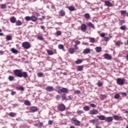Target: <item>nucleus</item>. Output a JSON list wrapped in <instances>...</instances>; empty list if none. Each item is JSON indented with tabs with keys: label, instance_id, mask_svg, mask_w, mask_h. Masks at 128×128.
Instances as JSON below:
<instances>
[{
	"label": "nucleus",
	"instance_id": "c9c22d12",
	"mask_svg": "<svg viewBox=\"0 0 128 128\" xmlns=\"http://www.w3.org/2000/svg\"><path fill=\"white\" fill-rule=\"evenodd\" d=\"M62 100H68L66 99V94H62Z\"/></svg>",
	"mask_w": 128,
	"mask_h": 128
},
{
	"label": "nucleus",
	"instance_id": "e433bc0d",
	"mask_svg": "<svg viewBox=\"0 0 128 128\" xmlns=\"http://www.w3.org/2000/svg\"><path fill=\"white\" fill-rule=\"evenodd\" d=\"M37 38L38 40H44V37H42V36H37Z\"/></svg>",
	"mask_w": 128,
	"mask_h": 128
},
{
	"label": "nucleus",
	"instance_id": "7c9ffc66",
	"mask_svg": "<svg viewBox=\"0 0 128 128\" xmlns=\"http://www.w3.org/2000/svg\"><path fill=\"white\" fill-rule=\"evenodd\" d=\"M82 59H78L75 62V63L76 64H82Z\"/></svg>",
	"mask_w": 128,
	"mask_h": 128
},
{
	"label": "nucleus",
	"instance_id": "b1692460",
	"mask_svg": "<svg viewBox=\"0 0 128 128\" xmlns=\"http://www.w3.org/2000/svg\"><path fill=\"white\" fill-rule=\"evenodd\" d=\"M68 8L69 10H70V12H74V10H76V8H74V6H69Z\"/></svg>",
	"mask_w": 128,
	"mask_h": 128
},
{
	"label": "nucleus",
	"instance_id": "cd10ccee",
	"mask_svg": "<svg viewBox=\"0 0 128 128\" xmlns=\"http://www.w3.org/2000/svg\"><path fill=\"white\" fill-rule=\"evenodd\" d=\"M10 116H11L12 118H14L16 116V114L14 112H11L9 114Z\"/></svg>",
	"mask_w": 128,
	"mask_h": 128
},
{
	"label": "nucleus",
	"instance_id": "4468645a",
	"mask_svg": "<svg viewBox=\"0 0 128 128\" xmlns=\"http://www.w3.org/2000/svg\"><path fill=\"white\" fill-rule=\"evenodd\" d=\"M90 49L88 48H86L83 50V54H90Z\"/></svg>",
	"mask_w": 128,
	"mask_h": 128
},
{
	"label": "nucleus",
	"instance_id": "a878e982",
	"mask_svg": "<svg viewBox=\"0 0 128 128\" xmlns=\"http://www.w3.org/2000/svg\"><path fill=\"white\" fill-rule=\"evenodd\" d=\"M24 104L25 106H30V102L28 100H25L24 101Z\"/></svg>",
	"mask_w": 128,
	"mask_h": 128
},
{
	"label": "nucleus",
	"instance_id": "f03ea898",
	"mask_svg": "<svg viewBox=\"0 0 128 128\" xmlns=\"http://www.w3.org/2000/svg\"><path fill=\"white\" fill-rule=\"evenodd\" d=\"M125 82L126 79L124 78H118L116 80V83L118 84H119V86H124Z\"/></svg>",
	"mask_w": 128,
	"mask_h": 128
},
{
	"label": "nucleus",
	"instance_id": "5701e85b",
	"mask_svg": "<svg viewBox=\"0 0 128 128\" xmlns=\"http://www.w3.org/2000/svg\"><path fill=\"white\" fill-rule=\"evenodd\" d=\"M68 52H70V54H74V52H76V50H74V48H70L68 50Z\"/></svg>",
	"mask_w": 128,
	"mask_h": 128
},
{
	"label": "nucleus",
	"instance_id": "79ce46f5",
	"mask_svg": "<svg viewBox=\"0 0 128 128\" xmlns=\"http://www.w3.org/2000/svg\"><path fill=\"white\" fill-rule=\"evenodd\" d=\"M76 113L78 114H84V112L82 111V110H80L77 111Z\"/></svg>",
	"mask_w": 128,
	"mask_h": 128
},
{
	"label": "nucleus",
	"instance_id": "7ed1b4c3",
	"mask_svg": "<svg viewBox=\"0 0 128 128\" xmlns=\"http://www.w3.org/2000/svg\"><path fill=\"white\" fill-rule=\"evenodd\" d=\"M60 88H61L60 86L58 87V90L57 91L58 94H62V92L66 93L68 92V88H62L60 89Z\"/></svg>",
	"mask_w": 128,
	"mask_h": 128
},
{
	"label": "nucleus",
	"instance_id": "c85d7f7f",
	"mask_svg": "<svg viewBox=\"0 0 128 128\" xmlns=\"http://www.w3.org/2000/svg\"><path fill=\"white\" fill-rule=\"evenodd\" d=\"M90 42H92V44H94V42H96V39L94 38H90Z\"/></svg>",
	"mask_w": 128,
	"mask_h": 128
},
{
	"label": "nucleus",
	"instance_id": "49530a36",
	"mask_svg": "<svg viewBox=\"0 0 128 128\" xmlns=\"http://www.w3.org/2000/svg\"><path fill=\"white\" fill-rule=\"evenodd\" d=\"M122 44V42L120 40H118L116 42V46H120Z\"/></svg>",
	"mask_w": 128,
	"mask_h": 128
},
{
	"label": "nucleus",
	"instance_id": "bb28decb",
	"mask_svg": "<svg viewBox=\"0 0 128 128\" xmlns=\"http://www.w3.org/2000/svg\"><path fill=\"white\" fill-rule=\"evenodd\" d=\"M96 52H102V48L101 47H96L95 48Z\"/></svg>",
	"mask_w": 128,
	"mask_h": 128
},
{
	"label": "nucleus",
	"instance_id": "4d7b16f0",
	"mask_svg": "<svg viewBox=\"0 0 128 128\" xmlns=\"http://www.w3.org/2000/svg\"><path fill=\"white\" fill-rule=\"evenodd\" d=\"M90 122H91V124H94V122H96V120H90Z\"/></svg>",
	"mask_w": 128,
	"mask_h": 128
},
{
	"label": "nucleus",
	"instance_id": "bf43d9fd",
	"mask_svg": "<svg viewBox=\"0 0 128 128\" xmlns=\"http://www.w3.org/2000/svg\"><path fill=\"white\" fill-rule=\"evenodd\" d=\"M56 100H60V96L59 95H57L56 97Z\"/></svg>",
	"mask_w": 128,
	"mask_h": 128
},
{
	"label": "nucleus",
	"instance_id": "680f3d73",
	"mask_svg": "<svg viewBox=\"0 0 128 128\" xmlns=\"http://www.w3.org/2000/svg\"><path fill=\"white\" fill-rule=\"evenodd\" d=\"M90 106L91 108H96V106L94 104H90Z\"/></svg>",
	"mask_w": 128,
	"mask_h": 128
},
{
	"label": "nucleus",
	"instance_id": "393cba45",
	"mask_svg": "<svg viewBox=\"0 0 128 128\" xmlns=\"http://www.w3.org/2000/svg\"><path fill=\"white\" fill-rule=\"evenodd\" d=\"M77 70L78 72H82V70H84V66H78Z\"/></svg>",
	"mask_w": 128,
	"mask_h": 128
},
{
	"label": "nucleus",
	"instance_id": "2eb2a0df",
	"mask_svg": "<svg viewBox=\"0 0 128 128\" xmlns=\"http://www.w3.org/2000/svg\"><path fill=\"white\" fill-rule=\"evenodd\" d=\"M97 118H98L100 120H106V116L104 115L98 116Z\"/></svg>",
	"mask_w": 128,
	"mask_h": 128
},
{
	"label": "nucleus",
	"instance_id": "69168bd1",
	"mask_svg": "<svg viewBox=\"0 0 128 128\" xmlns=\"http://www.w3.org/2000/svg\"><path fill=\"white\" fill-rule=\"evenodd\" d=\"M45 17L44 16H42V18H40L39 20H44Z\"/></svg>",
	"mask_w": 128,
	"mask_h": 128
},
{
	"label": "nucleus",
	"instance_id": "ea45409f",
	"mask_svg": "<svg viewBox=\"0 0 128 128\" xmlns=\"http://www.w3.org/2000/svg\"><path fill=\"white\" fill-rule=\"evenodd\" d=\"M58 48H59V50H64V45L60 44L58 46Z\"/></svg>",
	"mask_w": 128,
	"mask_h": 128
},
{
	"label": "nucleus",
	"instance_id": "dca6fc26",
	"mask_svg": "<svg viewBox=\"0 0 128 128\" xmlns=\"http://www.w3.org/2000/svg\"><path fill=\"white\" fill-rule=\"evenodd\" d=\"M58 14L61 16H66V12L64 10H60Z\"/></svg>",
	"mask_w": 128,
	"mask_h": 128
},
{
	"label": "nucleus",
	"instance_id": "c756f323",
	"mask_svg": "<svg viewBox=\"0 0 128 128\" xmlns=\"http://www.w3.org/2000/svg\"><path fill=\"white\" fill-rule=\"evenodd\" d=\"M83 110L85 111V112H88V110H90V106H85L83 108Z\"/></svg>",
	"mask_w": 128,
	"mask_h": 128
},
{
	"label": "nucleus",
	"instance_id": "37998d69",
	"mask_svg": "<svg viewBox=\"0 0 128 128\" xmlns=\"http://www.w3.org/2000/svg\"><path fill=\"white\" fill-rule=\"evenodd\" d=\"M120 28L122 30H124L126 28V26H122L120 27Z\"/></svg>",
	"mask_w": 128,
	"mask_h": 128
},
{
	"label": "nucleus",
	"instance_id": "a211bd4d",
	"mask_svg": "<svg viewBox=\"0 0 128 128\" xmlns=\"http://www.w3.org/2000/svg\"><path fill=\"white\" fill-rule=\"evenodd\" d=\"M8 80L10 82H14V80H16L14 77L12 76H9L8 77Z\"/></svg>",
	"mask_w": 128,
	"mask_h": 128
},
{
	"label": "nucleus",
	"instance_id": "aec40b11",
	"mask_svg": "<svg viewBox=\"0 0 128 128\" xmlns=\"http://www.w3.org/2000/svg\"><path fill=\"white\" fill-rule=\"evenodd\" d=\"M16 22V26H22V22L20 20H18Z\"/></svg>",
	"mask_w": 128,
	"mask_h": 128
},
{
	"label": "nucleus",
	"instance_id": "4c0bfd02",
	"mask_svg": "<svg viewBox=\"0 0 128 128\" xmlns=\"http://www.w3.org/2000/svg\"><path fill=\"white\" fill-rule=\"evenodd\" d=\"M37 76L38 78H42L44 76V73L42 72H38V74H37Z\"/></svg>",
	"mask_w": 128,
	"mask_h": 128
},
{
	"label": "nucleus",
	"instance_id": "a18cd8bd",
	"mask_svg": "<svg viewBox=\"0 0 128 128\" xmlns=\"http://www.w3.org/2000/svg\"><path fill=\"white\" fill-rule=\"evenodd\" d=\"M1 8L2 9L6 8V4H1Z\"/></svg>",
	"mask_w": 128,
	"mask_h": 128
},
{
	"label": "nucleus",
	"instance_id": "052dcab7",
	"mask_svg": "<svg viewBox=\"0 0 128 128\" xmlns=\"http://www.w3.org/2000/svg\"><path fill=\"white\" fill-rule=\"evenodd\" d=\"M121 94L123 96H126L127 94L125 92H122Z\"/></svg>",
	"mask_w": 128,
	"mask_h": 128
},
{
	"label": "nucleus",
	"instance_id": "774afa93",
	"mask_svg": "<svg viewBox=\"0 0 128 128\" xmlns=\"http://www.w3.org/2000/svg\"><path fill=\"white\" fill-rule=\"evenodd\" d=\"M40 28H42V30H44L45 27L44 26H41Z\"/></svg>",
	"mask_w": 128,
	"mask_h": 128
},
{
	"label": "nucleus",
	"instance_id": "de8ad7c7",
	"mask_svg": "<svg viewBox=\"0 0 128 128\" xmlns=\"http://www.w3.org/2000/svg\"><path fill=\"white\" fill-rule=\"evenodd\" d=\"M17 89L18 90H24V88L23 86L18 87Z\"/></svg>",
	"mask_w": 128,
	"mask_h": 128
},
{
	"label": "nucleus",
	"instance_id": "864d4df0",
	"mask_svg": "<svg viewBox=\"0 0 128 128\" xmlns=\"http://www.w3.org/2000/svg\"><path fill=\"white\" fill-rule=\"evenodd\" d=\"M76 46H78V44H80V42L78 40L75 41Z\"/></svg>",
	"mask_w": 128,
	"mask_h": 128
},
{
	"label": "nucleus",
	"instance_id": "09e8293b",
	"mask_svg": "<svg viewBox=\"0 0 128 128\" xmlns=\"http://www.w3.org/2000/svg\"><path fill=\"white\" fill-rule=\"evenodd\" d=\"M56 36H60L62 34V32L60 30H58L56 32Z\"/></svg>",
	"mask_w": 128,
	"mask_h": 128
},
{
	"label": "nucleus",
	"instance_id": "f3484780",
	"mask_svg": "<svg viewBox=\"0 0 128 128\" xmlns=\"http://www.w3.org/2000/svg\"><path fill=\"white\" fill-rule=\"evenodd\" d=\"M87 25L90 28H94V30L96 28V27H94V24H92V23L91 22H88Z\"/></svg>",
	"mask_w": 128,
	"mask_h": 128
},
{
	"label": "nucleus",
	"instance_id": "1a4fd4ad",
	"mask_svg": "<svg viewBox=\"0 0 128 128\" xmlns=\"http://www.w3.org/2000/svg\"><path fill=\"white\" fill-rule=\"evenodd\" d=\"M38 112V107L36 106H32L30 108L29 112L34 113Z\"/></svg>",
	"mask_w": 128,
	"mask_h": 128
},
{
	"label": "nucleus",
	"instance_id": "412c9836",
	"mask_svg": "<svg viewBox=\"0 0 128 128\" xmlns=\"http://www.w3.org/2000/svg\"><path fill=\"white\" fill-rule=\"evenodd\" d=\"M10 22H12V24H14V22H16V18L14 16H13L10 18Z\"/></svg>",
	"mask_w": 128,
	"mask_h": 128
},
{
	"label": "nucleus",
	"instance_id": "338daca9",
	"mask_svg": "<svg viewBox=\"0 0 128 128\" xmlns=\"http://www.w3.org/2000/svg\"><path fill=\"white\" fill-rule=\"evenodd\" d=\"M74 48H75V50H78V45H75Z\"/></svg>",
	"mask_w": 128,
	"mask_h": 128
},
{
	"label": "nucleus",
	"instance_id": "9b49d317",
	"mask_svg": "<svg viewBox=\"0 0 128 128\" xmlns=\"http://www.w3.org/2000/svg\"><path fill=\"white\" fill-rule=\"evenodd\" d=\"M104 58L106 60H112V56H110V55L108 54H105L104 55Z\"/></svg>",
	"mask_w": 128,
	"mask_h": 128
},
{
	"label": "nucleus",
	"instance_id": "20e7f679",
	"mask_svg": "<svg viewBox=\"0 0 128 128\" xmlns=\"http://www.w3.org/2000/svg\"><path fill=\"white\" fill-rule=\"evenodd\" d=\"M72 122H73V124H74V126H80V121L76 120V118H72Z\"/></svg>",
	"mask_w": 128,
	"mask_h": 128
},
{
	"label": "nucleus",
	"instance_id": "8fccbe9b",
	"mask_svg": "<svg viewBox=\"0 0 128 128\" xmlns=\"http://www.w3.org/2000/svg\"><path fill=\"white\" fill-rule=\"evenodd\" d=\"M104 42H108V40H110V38L109 37H104Z\"/></svg>",
	"mask_w": 128,
	"mask_h": 128
},
{
	"label": "nucleus",
	"instance_id": "e2e57ef3",
	"mask_svg": "<svg viewBox=\"0 0 128 128\" xmlns=\"http://www.w3.org/2000/svg\"><path fill=\"white\" fill-rule=\"evenodd\" d=\"M48 122V124H50V126L52 124V120H50Z\"/></svg>",
	"mask_w": 128,
	"mask_h": 128
},
{
	"label": "nucleus",
	"instance_id": "f704fd0d",
	"mask_svg": "<svg viewBox=\"0 0 128 128\" xmlns=\"http://www.w3.org/2000/svg\"><path fill=\"white\" fill-rule=\"evenodd\" d=\"M34 126H38V128H40V126H42V123L38 122L37 124H35Z\"/></svg>",
	"mask_w": 128,
	"mask_h": 128
},
{
	"label": "nucleus",
	"instance_id": "423d86ee",
	"mask_svg": "<svg viewBox=\"0 0 128 128\" xmlns=\"http://www.w3.org/2000/svg\"><path fill=\"white\" fill-rule=\"evenodd\" d=\"M58 110L60 112H64V110H66V106L64 104H60L58 106Z\"/></svg>",
	"mask_w": 128,
	"mask_h": 128
},
{
	"label": "nucleus",
	"instance_id": "0e129e2a",
	"mask_svg": "<svg viewBox=\"0 0 128 128\" xmlns=\"http://www.w3.org/2000/svg\"><path fill=\"white\" fill-rule=\"evenodd\" d=\"M16 120H17L18 122H20L22 121V118H16Z\"/></svg>",
	"mask_w": 128,
	"mask_h": 128
},
{
	"label": "nucleus",
	"instance_id": "72a5a7b5",
	"mask_svg": "<svg viewBox=\"0 0 128 128\" xmlns=\"http://www.w3.org/2000/svg\"><path fill=\"white\" fill-rule=\"evenodd\" d=\"M11 52L13 54H18V50L14 49V48H12L11 50Z\"/></svg>",
	"mask_w": 128,
	"mask_h": 128
},
{
	"label": "nucleus",
	"instance_id": "603ef678",
	"mask_svg": "<svg viewBox=\"0 0 128 128\" xmlns=\"http://www.w3.org/2000/svg\"><path fill=\"white\" fill-rule=\"evenodd\" d=\"M97 84H98V86H99L100 88V86H102V82H98Z\"/></svg>",
	"mask_w": 128,
	"mask_h": 128
},
{
	"label": "nucleus",
	"instance_id": "0eeeda50",
	"mask_svg": "<svg viewBox=\"0 0 128 128\" xmlns=\"http://www.w3.org/2000/svg\"><path fill=\"white\" fill-rule=\"evenodd\" d=\"M80 28L83 32H86V28H88V26L86 24H82L80 26Z\"/></svg>",
	"mask_w": 128,
	"mask_h": 128
},
{
	"label": "nucleus",
	"instance_id": "39448f33",
	"mask_svg": "<svg viewBox=\"0 0 128 128\" xmlns=\"http://www.w3.org/2000/svg\"><path fill=\"white\" fill-rule=\"evenodd\" d=\"M22 46L24 48H25V50H28V48H30V44L28 42H24L22 44Z\"/></svg>",
	"mask_w": 128,
	"mask_h": 128
},
{
	"label": "nucleus",
	"instance_id": "ddd939ff",
	"mask_svg": "<svg viewBox=\"0 0 128 128\" xmlns=\"http://www.w3.org/2000/svg\"><path fill=\"white\" fill-rule=\"evenodd\" d=\"M105 121L107 122H112V117L109 116L105 118Z\"/></svg>",
	"mask_w": 128,
	"mask_h": 128
},
{
	"label": "nucleus",
	"instance_id": "473e14b6",
	"mask_svg": "<svg viewBox=\"0 0 128 128\" xmlns=\"http://www.w3.org/2000/svg\"><path fill=\"white\" fill-rule=\"evenodd\" d=\"M47 54L48 56H52V54H54V52H52V50H48Z\"/></svg>",
	"mask_w": 128,
	"mask_h": 128
},
{
	"label": "nucleus",
	"instance_id": "6e6552de",
	"mask_svg": "<svg viewBox=\"0 0 128 128\" xmlns=\"http://www.w3.org/2000/svg\"><path fill=\"white\" fill-rule=\"evenodd\" d=\"M98 114V111L96 109L90 110L89 112V114L94 115V114Z\"/></svg>",
	"mask_w": 128,
	"mask_h": 128
},
{
	"label": "nucleus",
	"instance_id": "5fc2aeb1",
	"mask_svg": "<svg viewBox=\"0 0 128 128\" xmlns=\"http://www.w3.org/2000/svg\"><path fill=\"white\" fill-rule=\"evenodd\" d=\"M120 22V26H122V24H124V22H124V20H120L119 22Z\"/></svg>",
	"mask_w": 128,
	"mask_h": 128
},
{
	"label": "nucleus",
	"instance_id": "3c124183",
	"mask_svg": "<svg viewBox=\"0 0 128 128\" xmlns=\"http://www.w3.org/2000/svg\"><path fill=\"white\" fill-rule=\"evenodd\" d=\"M114 98L116 100H118V98H120V94H115Z\"/></svg>",
	"mask_w": 128,
	"mask_h": 128
},
{
	"label": "nucleus",
	"instance_id": "13d9d810",
	"mask_svg": "<svg viewBox=\"0 0 128 128\" xmlns=\"http://www.w3.org/2000/svg\"><path fill=\"white\" fill-rule=\"evenodd\" d=\"M120 12L122 14H126V10H121Z\"/></svg>",
	"mask_w": 128,
	"mask_h": 128
},
{
	"label": "nucleus",
	"instance_id": "c03bdc74",
	"mask_svg": "<svg viewBox=\"0 0 128 128\" xmlns=\"http://www.w3.org/2000/svg\"><path fill=\"white\" fill-rule=\"evenodd\" d=\"M84 16L86 18H90V16L88 13L86 14Z\"/></svg>",
	"mask_w": 128,
	"mask_h": 128
},
{
	"label": "nucleus",
	"instance_id": "6ab92c4d",
	"mask_svg": "<svg viewBox=\"0 0 128 128\" xmlns=\"http://www.w3.org/2000/svg\"><path fill=\"white\" fill-rule=\"evenodd\" d=\"M113 117L114 118V119L116 120H120L122 118V116L116 115L114 116Z\"/></svg>",
	"mask_w": 128,
	"mask_h": 128
},
{
	"label": "nucleus",
	"instance_id": "6e6d98bb",
	"mask_svg": "<svg viewBox=\"0 0 128 128\" xmlns=\"http://www.w3.org/2000/svg\"><path fill=\"white\" fill-rule=\"evenodd\" d=\"M100 36H101V38H104V36H106V33H102L100 34Z\"/></svg>",
	"mask_w": 128,
	"mask_h": 128
},
{
	"label": "nucleus",
	"instance_id": "a19ab883",
	"mask_svg": "<svg viewBox=\"0 0 128 128\" xmlns=\"http://www.w3.org/2000/svg\"><path fill=\"white\" fill-rule=\"evenodd\" d=\"M74 94H80V90H74Z\"/></svg>",
	"mask_w": 128,
	"mask_h": 128
},
{
	"label": "nucleus",
	"instance_id": "f8f14e48",
	"mask_svg": "<svg viewBox=\"0 0 128 128\" xmlns=\"http://www.w3.org/2000/svg\"><path fill=\"white\" fill-rule=\"evenodd\" d=\"M46 90H47V92H54V86H48Z\"/></svg>",
	"mask_w": 128,
	"mask_h": 128
},
{
	"label": "nucleus",
	"instance_id": "58836bf2",
	"mask_svg": "<svg viewBox=\"0 0 128 128\" xmlns=\"http://www.w3.org/2000/svg\"><path fill=\"white\" fill-rule=\"evenodd\" d=\"M26 20H27V22H28L30 20H31V16H26L24 18Z\"/></svg>",
	"mask_w": 128,
	"mask_h": 128
},
{
	"label": "nucleus",
	"instance_id": "9d476101",
	"mask_svg": "<svg viewBox=\"0 0 128 128\" xmlns=\"http://www.w3.org/2000/svg\"><path fill=\"white\" fill-rule=\"evenodd\" d=\"M104 4L106 6H108V8H112V6H114V4L108 0L106 1Z\"/></svg>",
	"mask_w": 128,
	"mask_h": 128
},
{
	"label": "nucleus",
	"instance_id": "2f4dec72",
	"mask_svg": "<svg viewBox=\"0 0 128 128\" xmlns=\"http://www.w3.org/2000/svg\"><path fill=\"white\" fill-rule=\"evenodd\" d=\"M6 40H12V37L10 35L6 36Z\"/></svg>",
	"mask_w": 128,
	"mask_h": 128
},
{
	"label": "nucleus",
	"instance_id": "f257e3e1",
	"mask_svg": "<svg viewBox=\"0 0 128 128\" xmlns=\"http://www.w3.org/2000/svg\"><path fill=\"white\" fill-rule=\"evenodd\" d=\"M14 74L16 76H18V78H26L28 76V72H22V70L18 69L15 70L14 71Z\"/></svg>",
	"mask_w": 128,
	"mask_h": 128
},
{
	"label": "nucleus",
	"instance_id": "4be33fe9",
	"mask_svg": "<svg viewBox=\"0 0 128 128\" xmlns=\"http://www.w3.org/2000/svg\"><path fill=\"white\" fill-rule=\"evenodd\" d=\"M31 20L32 22H36L38 20V18L34 16H31Z\"/></svg>",
	"mask_w": 128,
	"mask_h": 128
}]
</instances>
